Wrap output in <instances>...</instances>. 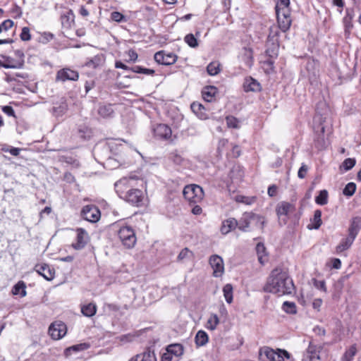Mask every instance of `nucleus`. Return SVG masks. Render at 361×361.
I'll use <instances>...</instances> for the list:
<instances>
[{"instance_id": "obj_21", "label": "nucleus", "mask_w": 361, "mask_h": 361, "mask_svg": "<svg viewBox=\"0 0 361 361\" xmlns=\"http://www.w3.org/2000/svg\"><path fill=\"white\" fill-rule=\"evenodd\" d=\"M360 230H361V217L360 216H355L350 221V226L348 228V235L356 238V237Z\"/></svg>"}, {"instance_id": "obj_45", "label": "nucleus", "mask_w": 361, "mask_h": 361, "mask_svg": "<svg viewBox=\"0 0 361 361\" xmlns=\"http://www.w3.org/2000/svg\"><path fill=\"white\" fill-rule=\"evenodd\" d=\"M356 190V185L355 183L350 182L348 183L344 188L343 190V193L344 195L347 197L352 196Z\"/></svg>"}, {"instance_id": "obj_4", "label": "nucleus", "mask_w": 361, "mask_h": 361, "mask_svg": "<svg viewBox=\"0 0 361 361\" xmlns=\"http://www.w3.org/2000/svg\"><path fill=\"white\" fill-rule=\"evenodd\" d=\"M118 237L126 248H132L136 243L137 238L133 228L130 226H123L117 231Z\"/></svg>"}, {"instance_id": "obj_13", "label": "nucleus", "mask_w": 361, "mask_h": 361, "mask_svg": "<svg viewBox=\"0 0 361 361\" xmlns=\"http://www.w3.org/2000/svg\"><path fill=\"white\" fill-rule=\"evenodd\" d=\"M75 243L72 244V247L77 250L83 249L90 241V237L87 232L82 228L76 229Z\"/></svg>"}, {"instance_id": "obj_43", "label": "nucleus", "mask_w": 361, "mask_h": 361, "mask_svg": "<svg viewBox=\"0 0 361 361\" xmlns=\"http://www.w3.org/2000/svg\"><path fill=\"white\" fill-rule=\"evenodd\" d=\"M357 353V348L355 345H351L348 349H347L343 354L342 358L348 360L353 361L355 355Z\"/></svg>"}, {"instance_id": "obj_46", "label": "nucleus", "mask_w": 361, "mask_h": 361, "mask_svg": "<svg viewBox=\"0 0 361 361\" xmlns=\"http://www.w3.org/2000/svg\"><path fill=\"white\" fill-rule=\"evenodd\" d=\"M185 42L190 47L195 48L198 46V42L193 34H188L184 38Z\"/></svg>"}, {"instance_id": "obj_2", "label": "nucleus", "mask_w": 361, "mask_h": 361, "mask_svg": "<svg viewBox=\"0 0 361 361\" xmlns=\"http://www.w3.org/2000/svg\"><path fill=\"white\" fill-rule=\"evenodd\" d=\"M276 13L279 27L282 32L289 30L291 25L290 12L289 10V0H275Z\"/></svg>"}, {"instance_id": "obj_23", "label": "nucleus", "mask_w": 361, "mask_h": 361, "mask_svg": "<svg viewBox=\"0 0 361 361\" xmlns=\"http://www.w3.org/2000/svg\"><path fill=\"white\" fill-rule=\"evenodd\" d=\"M218 90L214 86H206L202 90V98L207 102H212L215 99Z\"/></svg>"}, {"instance_id": "obj_55", "label": "nucleus", "mask_w": 361, "mask_h": 361, "mask_svg": "<svg viewBox=\"0 0 361 361\" xmlns=\"http://www.w3.org/2000/svg\"><path fill=\"white\" fill-rule=\"evenodd\" d=\"M257 252L258 254V259L260 263H263L262 262V254L265 252V247L262 243H258L256 247Z\"/></svg>"}, {"instance_id": "obj_59", "label": "nucleus", "mask_w": 361, "mask_h": 361, "mask_svg": "<svg viewBox=\"0 0 361 361\" xmlns=\"http://www.w3.org/2000/svg\"><path fill=\"white\" fill-rule=\"evenodd\" d=\"M307 171V167L305 165H302L298 172V176L300 178H304Z\"/></svg>"}, {"instance_id": "obj_38", "label": "nucleus", "mask_w": 361, "mask_h": 361, "mask_svg": "<svg viewBox=\"0 0 361 361\" xmlns=\"http://www.w3.org/2000/svg\"><path fill=\"white\" fill-rule=\"evenodd\" d=\"M73 13L71 10L65 13H63L61 16L63 26L69 27L71 25V23L73 21Z\"/></svg>"}, {"instance_id": "obj_20", "label": "nucleus", "mask_w": 361, "mask_h": 361, "mask_svg": "<svg viewBox=\"0 0 361 361\" xmlns=\"http://www.w3.org/2000/svg\"><path fill=\"white\" fill-rule=\"evenodd\" d=\"M35 270L47 281H51L54 277V271L46 264L36 265Z\"/></svg>"}, {"instance_id": "obj_3", "label": "nucleus", "mask_w": 361, "mask_h": 361, "mask_svg": "<svg viewBox=\"0 0 361 361\" xmlns=\"http://www.w3.org/2000/svg\"><path fill=\"white\" fill-rule=\"evenodd\" d=\"M238 222L239 230L247 232L250 231V228L252 226L262 229L264 224V219L263 216L252 212H245Z\"/></svg>"}, {"instance_id": "obj_51", "label": "nucleus", "mask_w": 361, "mask_h": 361, "mask_svg": "<svg viewBox=\"0 0 361 361\" xmlns=\"http://www.w3.org/2000/svg\"><path fill=\"white\" fill-rule=\"evenodd\" d=\"M20 37V39L24 42L30 41L31 39L30 29L27 27H23Z\"/></svg>"}, {"instance_id": "obj_9", "label": "nucleus", "mask_w": 361, "mask_h": 361, "mask_svg": "<svg viewBox=\"0 0 361 361\" xmlns=\"http://www.w3.org/2000/svg\"><path fill=\"white\" fill-rule=\"evenodd\" d=\"M66 332V325L60 321L53 322L49 328V334L54 340H59L63 338Z\"/></svg>"}, {"instance_id": "obj_50", "label": "nucleus", "mask_w": 361, "mask_h": 361, "mask_svg": "<svg viewBox=\"0 0 361 361\" xmlns=\"http://www.w3.org/2000/svg\"><path fill=\"white\" fill-rule=\"evenodd\" d=\"M343 23H344V27H345V34L348 37L349 36L350 33V30L353 28V23H352V17H349L348 18L347 17H345L343 18Z\"/></svg>"}, {"instance_id": "obj_57", "label": "nucleus", "mask_w": 361, "mask_h": 361, "mask_svg": "<svg viewBox=\"0 0 361 361\" xmlns=\"http://www.w3.org/2000/svg\"><path fill=\"white\" fill-rule=\"evenodd\" d=\"M128 56V60L127 61L128 62H135L137 59V54L136 53V51L133 49H130L128 53H127Z\"/></svg>"}, {"instance_id": "obj_63", "label": "nucleus", "mask_w": 361, "mask_h": 361, "mask_svg": "<svg viewBox=\"0 0 361 361\" xmlns=\"http://www.w3.org/2000/svg\"><path fill=\"white\" fill-rule=\"evenodd\" d=\"M173 357L172 354L166 350L161 356V361H172Z\"/></svg>"}, {"instance_id": "obj_22", "label": "nucleus", "mask_w": 361, "mask_h": 361, "mask_svg": "<svg viewBox=\"0 0 361 361\" xmlns=\"http://www.w3.org/2000/svg\"><path fill=\"white\" fill-rule=\"evenodd\" d=\"M192 112L201 120H206L209 118V114L207 113L205 107L198 103L193 102L190 106Z\"/></svg>"}, {"instance_id": "obj_60", "label": "nucleus", "mask_w": 361, "mask_h": 361, "mask_svg": "<svg viewBox=\"0 0 361 361\" xmlns=\"http://www.w3.org/2000/svg\"><path fill=\"white\" fill-rule=\"evenodd\" d=\"M11 12L14 15L15 18H20L22 16V10L18 6H15Z\"/></svg>"}, {"instance_id": "obj_19", "label": "nucleus", "mask_w": 361, "mask_h": 361, "mask_svg": "<svg viewBox=\"0 0 361 361\" xmlns=\"http://www.w3.org/2000/svg\"><path fill=\"white\" fill-rule=\"evenodd\" d=\"M105 56L103 54H99L94 56L87 59L85 66L90 68H97L104 65Z\"/></svg>"}, {"instance_id": "obj_47", "label": "nucleus", "mask_w": 361, "mask_h": 361, "mask_svg": "<svg viewBox=\"0 0 361 361\" xmlns=\"http://www.w3.org/2000/svg\"><path fill=\"white\" fill-rule=\"evenodd\" d=\"M256 198L255 197H246L243 195H238L235 197V200L238 202H241L247 205L253 204Z\"/></svg>"}, {"instance_id": "obj_1", "label": "nucleus", "mask_w": 361, "mask_h": 361, "mask_svg": "<svg viewBox=\"0 0 361 361\" xmlns=\"http://www.w3.org/2000/svg\"><path fill=\"white\" fill-rule=\"evenodd\" d=\"M264 291L278 295H290L295 291V286L286 271L276 268L271 271L268 278Z\"/></svg>"}, {"instance_id": "obj_58", "label": "nucleus", "mask_w": 361, "mask_h": 361, "mask_svg": "<svg viewBox=\"0 0 361 361\" xmlns=\"http://www.w3.org/2000/svg\"><path fill=\"white\" fill-rule=\"evenodd\" d=\"M314 285L317 289L322 290L324 292H326V287L324 281L315 280Z\"/></svg>"}, {"instance_id": "obj_16", "label": "nucleus", "mask_w": 361, "mask_h": 361, "mask_svg": "<svg viewBox=\"0 0 361 361\" xmlns=\"http://www.w3.org/2000/svg\"><path fill=\"white\" fill-rule=\"evenodd\" d=\"M78 77L79 75L77 71L69 68H63L58 71L56 75V80L63 82L66 80H77Z\"/></svg>"}, {"instance_id": "obj_41", "label": "nucleus", "mask_w": 361, "mask_h": 361, "mask_svg": "<svg viewBox=\"0 0 361 361\" xmlns=\"http://www.w3.org/2000/svg\"><path fill=\"white\" fill-rule=\"evenodd\" d=\"M140 357V361H157V358L154 351H151L149 349L145 351L143 353L139 354Z\"/></svg>"}, {"instance_id": "obj_24", "label": "nucleus", "mask_w": 361, "mask_h": 361, "mask_svg": "<svg viewBox=\"0 0 361 361\" xmlns=\"http://www.w3.org/2000/svg\"><path fill=\"white\" fill-rule=\"evenodd\" d=\"M237 226L238 227V222L235 218L227 219L222 222L221 232L224 235L228 234Z\"/></svg>"}, {"instance_id": "obj_53", "label": "nucleus", "mask_w": 361, "mask_h": 361, "mask_svg": "<svg viewBox=\"0 0 361 361\" xmlns=\"http://www.w3.org/2000/svg\"><path fill=\"white\" fill-rule=\"evenodd\" d=\"M355 163L356 161L355 159L348 158L343 162V167L345 171H349L355 165Z\"/></svg>"}, {"instance_id": "obj_8", "label": "nucleus", "mask_w": 361, "mask_h": 361, "mask_svg": "<svg viewBox=\"0 0 361 361\" xmlns=\"http://www.w3.org/2000/svg\"><path fill=\"white\" fill-rule=\"evenodd\" d=\"M122 199L133 205L139 207L143 204L145 195L141 190L131 188Z\"/></svg>"}, {"instance_id": "obj_44", "label": "nucleus", "mask_w": 361, "mask_h": 361, "mask_svg": "<svg viewBox=\"0 0 361 361\" xmlns=\"http://www.w3.org/2000/svg\"><path fill=\"white\" fill-rule=\"evenodd\" d=\"M219 66L220 65L218 62H211L207 67V73L210 75H216L220 71Z\"/></svg>"}, {"instance_id": "obj_62", "label": "nucleus", "mask_w": 361, "mask_h": 361, "mask_svg": "<svg viewBox=\"0 0 361 361\" xmlns=\"http://www.w3.org/2000/svg\"><path fill=\"white\" fill-rule=\"evenodd\" d=\"M277 187L274 185H271L268 188L267 193L270 197H274L276 195Z\"/></svg>"}, {"instance_id": "obj_56", "label": "nucleus", "mask_w": 361, "mask_h": 361, "mask_svg": "<svg viewBox=\"0 0 361 361\" xmlns=\"http://www.w3.org/2000/svg\"><path fill=\"white\" fill-rule=\"evenodd\" d=\"M89 347V345L87 343H80L78 345H75L71 346L68 348L69 350H74V351H80L83 350L87 349Z\"/></svg>"}, {"instance_id": "obj_42", "label": "nucleus", "mask_w": 361, "mask_h": 361, "mask_svg": "<svg viewBox=\"0 0 361 361\" xmlns=\"http://www.w3.org/2000/svg\"><path fill=\"white\" fill-rule=\"evenodd\" d=\"M282 309L288 314H295L297 312L296 305L293 302L286 301L283 302Z\"/></svg>"}, {"instance_id": "obj_61", "label": "nucleus", "mask_w": 361, "mask_h": 361, "mask_svg": "<svg viewBox=\"0 0 361 361\" xmlns=\"http://www.w3.org/2000/svg\"><path fill=\"white\" fill-rule=\"evenodd\" d=\"M2 111L8 116H14V110L11 106H4L2 107Z\"/></svg>"}, {"instance_id": "obj_64", "label": "nucleus", "mask_w": 361, "mask_h": 361, "mask_svg": "<svg viewBox=\"0 0 361 361\" xmlns=\"http://www.w3.org/2000/svg\"><path fill=\"white\" fill-rule=\"evenodd\" d=\"M322 304V300L320 299V298H317V299H314L313 302H312V306H313V308L317 310H319L321 305Z\"/></svg>"}, {"instance_id": "obj_30", "label": "nucleus", "mask_w": 361, "mask_h": 361, "mask_svg": "<svg viewBox=\"0 0 361 361\" xmlns=\"http://www.w3.org/2000/svg\"><path fill=\"white\" fill-rule=\"evenodd\" d=\"M324 132V128L322 126L321 128L320 133L318 134H316L314 135V145H315V147L319 150L324 149V146H325Z\"/></svg>"}, {"instance_id": "obj_12", "label": "nucleus", "mask_w": 361, "mask_h": 361, "mask_svg": "<svg viewBox=\"0 0 361 361\" xmlns=\"http://www.w3.org/2000/svg\"><path fill=\"white\" fill-rule=\"evenodd\" d=\"M209 263L213 269L214 277H221L224 273V264L223 259L218 255H213L209 257Z\"/></svg>"}, {"instance_id": "obj_37", "label": "nucleus", "mask_w": 361, "mask_h": 361, "mask_svg": "<svg viewBox=\"0 0 361 361\" xmlns=\"http://www.w3.org/2000/svg\"><path fill=\"white\" fill-rule=\"evenodd\" d=\"M322 212L320 210L317 209L314 211V217L312 220V224L309 225L308 228L310 229H318L322 224Z\"/></svg>"}, {"instance_id": "obj_31", "label": "nucleus", "mask_w": 361, "mask_h": 361, "mask_svg": "<svg viewBox=\"0 0 361 361\" xmlns=\"http://www.w3.org/2000/svg\"><path fill=\"white\" fill-rule=\"evenodd\" d=\"M195 339V343L197 346H203L207 343L209 337L205 331L200 330L196 334Z\"/></svg>"}, {"instance_id": "obj_33", "label": "nucleus", "mask_w": 361, "mask_h": 361, "mask_svg": "<svg viewBox=\"0 0 361 361\" xmlns=\"http://www.w3.org/2000/svg\"><path fill=\"white\" fill-rule=\"evenodd\" d=\"M166 348L167 351L176 357L181 356L183 353V345L178 343L169 345Z\"/></svg>"}, {"instance_id": "obj_10", "label": "nucleus", "mask_w": 361, "mask_h": 361, "mask_svg": "<svg viewBox=\"0 0 361 361\" xmlns=\"http://www.w3.org/2000/svg\"><path fill=\"white\" fill-rule=\"evenodd\" d=\"M81 215L85 220L94 223L100 218V211L94 205H86L82 208Z\"/></svg>"}, {"instance_id": "obj_29", "label": "nucleus", "mask_w": 361, "mask_h": 361, "mask_svg": "<svg viewBox=\"0 0 361 361\" xmlns=\"http://www.w3.org/2000/svg\"><path fill=\"white\" fill-rule=\"evenodd\" d=\"M114 110L113 105L108 104H100L98 109V114L103 118H110L114 115Z\"/></svg>"}, {"instance_id": "obj_6", "label": "nucleus", "mask_w": 361, "mask_h": 361, "mask_svg": "<svg viewBox=\"0 0 361 361\" xmlns=\"http://www.w3.org/2000/svg\"><path fill=\"white\" fill-rule=\"evenodd\" d=\"M136 179L134 177H124L115 183V190L122 199L131 188H133Z\"/></svg>"}, {"instance_id": "obj_52", "label": "nucleus", "mask_w": 361, "mask_h": 361, "mask_svg": "<svg viewBox=\"0 0 361 361\" xmlns=\"http://www.w3.org/2000/svg\"><path fill=\"white\" fill-rule=\"evenodd\" d=\"M111 18L117 22L121 23L123 21H126V17L122 13L118 11H114L111 13Z\"/></svg>"}, {"instance_id": "obj_5", "label": "nucleus", "mask_w": 361, "mask_h": 361, "mask_svg": "<svg viewBox=\"0 0 361 361\" xmlns=\"http://www.w3.org/2000/svg\"><path fill=\"white\" fill-rule=\"evenodd\" d=\"M183 193L186 200L193 203L200 202L204 196L202 188L197 185H186L183 189Z\"/></svg>"}, {"instance_id": "obj_54", "label": "nucleus", "mask_w": 361, "mask_h": 361, "mask_svg": "<svg viewBox=\"0 0 361 361\" xmlns=\"http://www.w3.org/2000/svg\"><path fill=\"white\" fill-rule=\"evenodd\" d=\"M13 25V21L8 19L4 20L2 23L0 24V32L2 31H7L8 29L11 28Z\"/></svg>"}, {"instance_id": "obj_17", "label": "nucleus", "mask_w": 361, "mask_h": 361, "mask_svg": "<svg viewBox=\"0 0 361 361\" xmlns=\"http://www.w3.org/2000/svg\"><path fill=\"white\" fill-rule=\"evenodd\" d=\"M171 130L166 124H159L154 128V135L159 139L168 140L171 137Z\"/></svg>"}, {"instance_id": "obj_28", "label": "nucleus", "mask_w": 361, "mask_h": 361, "mask_svg": "<svg viewBox=\"0 0 361 361\" xmlns=\"http://www.w3.org/2000/svg\"><path fill=\"white\" fill-rule=\"evenodd\" d=\"M194 257L193 252L188 247L183 248L177 256V262L180 263H185L192 260Z\"/></svg>"}, {"instance_id": "obj_48", "label": "nucleus", "mask_w": 361, "mask_h": 361, "mask_svg": "<svg viewBox=\"0 0 361 361\" xmlns=\"http://www.w3.org/2000/svg\"><path fill=\"white\" fill-rule=\"evenodd\" d=\"M130 71L137 73H142L146 75H153L154 73V71L152 69L142 68L139 66H135L131 68Z\"/></svg>"}, {"instance_id": "obj_27", "label": "nucleus", "mask_w": 361, "mask_h": 361, "mask_svg": "<svg viewBox=\"0 0 361 361\" xmlns=\"http://www.w3.org/2000/svg\"><path fill=\"white\" fill-rule=\"evenodd\" d=\"M145 331V329H142L127 334L121 335L118 337V339L123 343H130L136 341Z\"/></svg>"}, {"instance_id": "obj_25", "label": "nucleus", "mask_w": 361, "mask_h": 361, "mask_svg": "<svg viewBox=\"0 0 361 361\" xmlns=\"http://www.w3.org/2000/svg\"><path fill=\"white\" fill-rule=\"evenodd\" d=\"M243 88L245 92H258L260 90L261 86L255 79L250 77L245 80Z\"/></svg>"}, {"instance_id": "obj_15", "label": "nucleus", "mask_w": 361, "mask_h": 361, "mask_svg": "<svg viewBox=\"0 0 361 361\" xmlns=\"http://www.w3.org/2000/svg\"><path fill=\"white\" fill-rule=\"evenodd\" d=\"M319 349V347L310 343L303 355L302 361H321Z\"/></svg>"}, {"instance_id": "obj_49", "label": "nucleus", "mask_w": 361, "mask_h": 361, "mask_svg": "<svg viewBox=\"0 0 361 361\" xmlns=\"http://www.w3.org/2000/svg\"><path fill=\"white\" fill-rule=\"evenodd\" d=\"M227 126L229 128H240L239 121L234 116H229L226 118Z\"/></svg>"}, {"instance_id": "obj_18", "label": "nucleus", "mask_w": 361, "mask_h": 361, "mask_svg": "<svg viewBox=\"0 0 361 361\" xmlns=\"http://www.w3.org/2000/svg\"><path fill=\"white\" fill-rule=\"evenodd\" d=\"M168 159L175 166H185L188 164V160L178 150L171 152L168 155Z\"/></svg>"}, {"instance_id": "obj_36", "label": "nucleus", "mask_w": 361, "mask_h": 361, "mask_svg": "<svg viewBox=\"0 0 361 361\" xmlns=\"http://www.w3.org/2000/svg\"><path fill=\"white\" fill-rule=\"evenodd\" d=\"M219 324V319L217 314H211L207 319L206 324V328L209 330L214 331L216 329V326Z\"/></svg>"}, {"instance_id": "obj_32", "label": "nucleus", "mask_w": 361, "mask_h": 361, "mask_svg": "<svg viewBox=\"0 0 361 361\" xmlns=\"http://www.w3.org/2000/svg\"><path fill=\"white\" fill-rule=\"evenodd\" d=\"M97 311V306L94 303H89L87 305H84L81 307V312L82 314L85 317H92L95 314Z\"/></svg>"}, {"instance_id": "obj_35", "label": "nucleus", "mask_w": 361, "mask_h": 361, "mask_svg": "<svg viewBox=\"0 0 361 361\" xmlns=\"http://www.w3.org/2000/svg\"><path fill=\"white\" fill-rule=\"evenodd\" d=\"M68 110V104L66 101L62 100L59 104L53 107V114L56 116H63Z\"/></svg>"}, {"instance_id": "obj_26", "label": "nucleus", "mask_w": 361, "mask_h": 361, "mask_svg": "<svg viewBox=\"0 0 361 361\" xmlns=\"http://www.w3.org/2000/svg\"><path fill=\"white\" fill-rule=\"evenodd\" d=\"M355 238L348 235L346 238H343L340 243L336 246V251L337 253H341L348 250L353 245Z\"/></svg>"}, {"instance_id": "obj_14", "label": "nucleus", "mask_w": 361, "mask_h": 361, "mask_svg": "<svg viewBox=\"0 0 361 361\" xmlns=\"http://www.w3.org/2000/svg\"><path fill=\"white\" fill-rule=\"evenodd\" d=\"M264 353L270 361H284L285 357L288 358L289 354L284 350L277 349L276 350L271 348H265Z\"/></svg>"}, {"instance_id": "obj_7", "label": "nucleus", "mask_w": 361, "mask_h": 361, "mask_svg": "<svg viewBox=\"0 0 361 361\" xmlns=\"http://www.w3.org/2000/svg\"><path fill=\"white\" fill-rule=\"evenodd\" d=\"M276 211L280 221H283V224H286V217L295 212V206L288 202H281L277 204Z\"/></svg>"}, {"instance_id": "obj_40", "label": "nucleus", "mask_w": 361, "mask_h": 361, "mask_svg": "<svg viewBox=\"0 0 361 361\" xmlns=\"http://www.w3.org/2000/svg\"><path fill=\"white\" fill-rule=\"evenodd\" d=\"M224 296L228 303H231L233 301V287L231 284L228 283L223 288Z\"/></svg>"}, {"instance_id": "obj_39", "label": "nucleus", "mask_w": 361, "mask_h": 361, "mask_svg": "<svg viewBox=\"0 0 361 361\" xmlns=\"http://www.w3.org/2000/svg\"><path fill=\"white\" fill-rule=\"evenodd\" d=\"M328 192L326 190H321L319 194L315 197V202L317 204L325 205L328 203Z\"/></svg>"}, {"instance_id": "obj_11", "label": "nucleus", "mask_w": 361, "mask_h": 361, "mask_svg": "<svg viewBox=\"0 0 361 361\" xmlns=\"http://www.w3.org/2000/svg\"><path fill=\"white\" fill-rule=\"evenodd\" d=\"M154 58L155 61L158 63L169 66L176 62L178 56L172 52H167L162 50L157 52Z\"/></svg>"}, {"instance_id": "obj_34", "label": "nucleus", "mask_w": 361, "mask_h": 361, "mask_svg": "<svg viewBox=\"0 0 361 361\" xmlns=\"http://www.w3.org/2000/svg\"><path fill=\"white\" fill-rule=\"evenodd\" d=\"M26 286L23 281H18L12 288V293L15 295L25 297L26 295Z\"/></svg>"}]
</instances>
